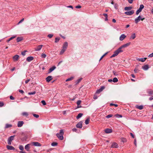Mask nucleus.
Masks as SVG:
<instances>
[{
    "mask_svg": "<svg viewBox=\"0 0 153 153\" xmlns=\"http://www.w3.org/2000/svg\"><path fill=\"white\" fill-rule=\"evenodd\" d=\"M110 106L114 105V106H115L116 107H117L118 106L116 104H113V103H111L110 104Z\"/></svg>",
    "mask_w": 153,
    "mask_h": 153,
    "instance_id": "864d4df0",
    "label": "nucleus"
},
{
    "mask_svg": "<svg viewBox=\"0 0 153 153\" xmlns=\"http://www.w3.org/2000/svg\"><path fill=\"white\" fill-rule=\"evenodd\" d=\"M12 126V125L11 124H6V126L5 127V128H8L10 127H11Z\"/></svg>",
    "mask_w": 153,
    "mask_h": 153,
    "instance_id": "c756f323",
    "label": "nucleus"
},
{
    "mask_svg": "<svg viewBox=\"0 0 153 153\" xmlns=\"http://www.w3.org/2000/svg\"><path fill=\"white\" fill-rule=\"evenodd\" d=\"M46 54H44V53H42L41 55V57L42 58H45L46 57Z\"/></svg>",
    "mask_w": 153,
    "mask_h": 153,
    "instance_id": "ea45409f",
    "label": "nucleus"
},
{
    "mask_svg": "<svg viewBox=\"0 0 153 153\" xmlns=\"http://www.w3.org/2000/svg\"><path fill=\"white\" fill-rule=\"evenodd\" d=\"M105 87L104 86H102L99 89L100 91H102L104 88Z\"/></svg>",
    "mask_w": 153,
    "mask_h": 153,
    "instance_id": "09e8293b",
    "label": "nucleus"
},
{
    "mask_svg": "<svg viewBox=\"0 0 153 153\" xmlns=\"http://www.w3.org/2000/svg\"><path fill=\"white\" fill-rule=\"evenodd\" d=\"M137 108L140 110H142L143 108V106L142 105H141L140 106H137Z\"/></svg>",
    "mask_w": 153,
    "mask_h": 153,
    "instance_id": "4c0bfd02",
    "label": "nucleus"
},
{
    "mask_svg": "<svg viewBox=\"0 0 153 153\" xmlns=\"http://www.w3.org/2000/svg\"><path fill=\"white\" fill-rule=\"evenodd\" d=\"M146 59V58H138L137 59V60L139 61L143 62Z\"/></svg>",
    "mask_w": 153,
    "mask_h": 153,
    "instance_id": "6ab92c4d",
    "label": "nucleus"
},
{
    "mask_svg": "<svg viewBox=\"0 0 153 153\" xmlns=\"http://www.w3.org/2000/svg\"><path fill=\"white\" fill-rule=\"evenodd\" d=\"M42 46V45H39L36 48H35V50L36 51H39L41 49Z\"/></svg>",
    "mask_w": 153,
    "mask_h": 153,
    "instance_id": "1a4fd4ad",
    "label": "nucleus"
},
{
    "mask_svg": "<svg viewBox=\"0 0 153 153\" xmlns=\"http://www.w3.org/2000/svg\"><path fill=\"white\" fill-rule=\"evenodd\" d=\"M33 56H30L28 57L26 59L27 61L30 62L33 60Z\"/></svg>",
    "mask_w": 153,
    "mask_h": 153,
    "instance_id": "2eb2a0df",
    "label": "nucleus"
},
{
    "mask_svg": "<svg viewBox=\"0 0 153 153\" xmlns=\"http://www.w3.org/2000/svg\"><path fill=\"white\" fill-rule=\"evenodd\" d=\"M144 7V5L143 4H141L140 5V8L138 10L141 11H142V10L143 8Z\"/></svg>",
    "mask_w": 153,
    "mask_h": 153,
    "instance_id": "cd10ccee",
    "label": "nucleus"
},
{
    "mask_svg": "<svg viewBox=\"0 0 153 153\" xmlns=\"http://www.w3.org/2000/svg\"><path fill=\"white\" fill-rule=\"evenodd\" d=\"M136 37V36L135 34V33H134L132 34L131 35V36L130 37V39H134Z\"/></svg>",
    "mask_w": 153,
    "mask_h": 153,
    "instance_id": "393cba45",
    "label": "nucleus"
},
{
    "mask_svg": "<svg viewBox=\"0 0 153 153\" xmlns=\"http://www.w3.org/2000/svg\"><path fill=\"white\" fill-rule=\"evenodd\" d=\"M53 36V34H50L48 35V36L49 38H51Z\"/></svg>",
    "mask_w": 153,
    "mask_h": 153,
    "instance_id": "603ef678",
    "label": "nucleus"
},
{
    "mask_svg": "<svg viewBox=\"0 0 153 153\" xmlns=\"http://www.w3.org/2000/svg\"><path fill=\"white\" fill-rule=\"evenodd\" d=\"M68 46V44L67 42H65L64 43L63 46V48L64 49H66L67 48V47Z\"/></svg>",
    "mask_w": 153,
    "mask_h": 153,
    "instance_id": "aec40b11",
    "label": "nucleus"
},
{
    "mask_svg": "<svg viewBox=\"0 0 153 153\" xmlns=\"http://www.w3.org/2000/svg\"><path fill=\"white\" fill-rule=\"evenodd\" d=\"M22 114L23 116H25L26 117H27L28 115V113L27 112H23L22 113Z\"/></svg>",
    "mask_w": 153,
    "mask_h": 153,
    "instance_id": "a878e982",
    "label": "nucleus"
},
{
    "mask_svg": "<svg viewBox=\"0 0 153 153\" xmlns=\"http://www.w3.org/2000/svg\"><path fill=\"white\" fill-rule=\"evenodd\" d=\"M82 78H81L78 79L77 80V83L78 84L82 80Z\"/></svg>",
    "mask_w": 153,
    "mask_h": 153,
    "instance_id": "5fc2aeb1",
    "label": "nucleus"
},
{
    "mask_svg": "<svg viewBox=\"0 0 153 153\" xmlns=\"http://www.w3.org/2000/svg\"><path fill=\"white\" fill-rule=\"evenodd\" d=\"M83 115V114L82 113H79L78 114L77 116L76 117V118L77 119H78L80 117H81Z\"/></svg>",
    "mask_w": 153,
    "mask_h": 153,
    "instance_id": "c85d7f7f",
    "label": "nucleus"
},
{
    "mask_svg": "<svg viewBox=\"0 0 153 153\" xmlns=\"http://www.w3.org/2000/svg\"><path fill=\"white\" fill-rule=\"evenodd\" d=\"M14 136H11L9 137L7 141H10L12 142V141L13 140L14 138Z\"/></svg>",
    "mask_w": 153,
    "mask_h": 153,
    "instance_id": "5701e85b",
    "label": "nucleus"
},
{
    "mask_svg": "<svg viewBox=\"0 0 153 153\" xmlns=\"http://www.w3.org/2000/svg\"><path fill=\"white\" fill-rule=\"evenodd\" d=\"M60 40V38L59 37H56L55 38V42H58Z\"/></svg>",
    "mask_w": 153,
    "mask_h": 153,
    "instance_id": "f704fd0d",
    "label": "nucleus"
},
{
    "mask_svg": "<svg viewBox=\"0 0 153 153\" xmlns=\"http://www.w3.org/2000/svg\"><path fill=\"white\" fill-rule=\"evenodd\" d=\"M105 87L104 86H102L99 89L100 91H102L104 88Z\"/></svg>",
    "mask_w": 153,
    "mask_h": 153,
    "instance_id": "de8ad7c7",
    "label": "nucleus"
},
{
    "mask_svg": "<svg viewBox=\"0 0 153 153\" xmlns=\"http://www.w3.org/2000/svg\"><path fill=\"white\" fill-rule=\"evenodd\" d=\"M118 147V144L116 143H112L111 146V147L113 148H117Z\"/></svg>",
    "mask_w": 153,
    "mask_h": 153,
    "instance_id": "9d476101",
    "label": "nucleus"
},
{
    "mask_svg": "<svg viewBox=\"0 0 153 153\" xmlns=\"http://www.w3.org/2000/svg\"><path fill=\"white\" fill-rule=\"evenodd\" d=\"M142 68L144 70H146L149 69V66L147 65H145L142 66Z\"/></svg>",
    "mask_w": 153,
    "mask_h": 153,
    "instance_id": "f3484780",
    "label": "nucleus"
},
{
    "mask_svg": "<svg viewBox=\"0 0 153 153\" xmlns=\"http://www.w3.org/2000/svg\"><path fill=\"white\" fill-rule=\"evenodd\" d=\"M81 101L80 100H78L76 102L77 104L78 105V107L80 108L81 107V106H79V105L81 103Z\"/></svg>",
    "mask_w": 153,
    "mask_h": 153,
    "instance_id": "7c9ffc66",
    "label": "nucleus"
},
{
    "mask_svg": "<svg viewBox=\"0 0 153 153\" xmlns=\"http://www.w3.org/2000/svg\"><path fill=\"white\" fill-rule=\"evenodd\" d=\"M75 7L76 8H80L81 7L80 5H78V6H76Z\"/></svg>",
    "mask_w": 153,
    "mask_h": 153,
    "instance_id": "69168bd1",
    "label": "nucleus"
},
{
    "mask_svg": "<svg viewBox=\"0 0 153 153\" xmlns=\"http://www.w3.org/2000/svg\"><path fill=\"white\" fill-rule=\"evenodd\" d=\"M82 121H80L76 125V127L77 128H81L82 127Z\"/></svg>",
    "mask_w": 153,
    "mask_h": 153,
    "instance_id": "423d86ee",
    "label": "nucleus"
},
{
    "mask_svg": "<svg viewBox=\"0 0 153 153\" xmlns=\"http://www.w3.org/2000/svg\"><path fill=\"white\" fill-rule=\"evenodd\" d=\"M27 52V51H23L22 52V54L23 56H25V55L26 52Z\"/></svg>",
    "mask_w": 153,
    "mask_h": 153,
    "instance_id": "49530a36",
    "label": "nucleus"
},
{
    "mask_svg": "<svg viewBox=\"0 0 153 153\" xmlns=\"http://www.w3.org/2000/svg\"><path fill=\"white\" fill-rule=\"evenodd\" d=\"M73 79H74V77H70V78H69L67 79L66 80V82H67V81H68L71 80H72Z\"/></svg>",
    "mask_w": 153,
    "mask_h": 153,
    "instance_id": "e433bc0d",
    "label": "nucleus"
},
{
    "mask_svg": "<svg viewBox=\"0 0 153 153\" xmlns=\"http://www.w3.org/2000/svg\"><path fill=\"white\" fill-rule=\"evenodd\" d=\"M41 103L43 105H46V103L45 100H43L41 101Z\"/></svg>",
    "mask_w": 153,
    "mask_h": 153,
    "instance_id": "a18cd8bd",
    "label": "nucleus"
},
{
    "mask_svg": "<svg viewBox=\"0 0 153 153\" xmlns=\"http://www.w3.org/2000/svg\"><path fill=\"white\" fill-rule=\"evenodd\" d=\"M122 141L123 142H125L126 141V139L124 138H122Z\"/></svg>",
    "mask_w": 153,
    "mask_h": 153,
    "instance_id": "052dcab7",
    "label": "nucleus"
},
{
    "mask_svg": "<svg viewBox=\"0 0 153 153\" xmlns=\"http://www.w3.org/2000/svg\"><path fill=\"white\" fill-rule=\"evenodd\" d=\"M126 36L124 34H122L120 37V41L123 40L126 37Z\"/></svg>",
    "mask_w": 153,
    "mask_h": 153,
    "instance_id": "4468645a",
    "label": "nucleus"
},
{
    "mask_svg": "<svg viewBox=\"0 0 153 153\" xmlns=\"http://www.w3.org/2000/svg\"><path fill=\"white\" fill-rule=\"evenodd\" d=\"M16 36H13L12 37H11V38H10L9 40H8L7 41V42H9L10 41V40H11L13 39L14 38H15L16 37Z\"/></svg>",
    "mask_w": 153,
    "mask_h": 153,
    "instance_id": "c9c22d12",
    "label": "nucleus"
},
{
    "mask_svg": "<svg viewBox=\"0 0 153 153\" xmlns=\"http://www.w3.org/2000/svg\"><path fill=\"white\" fill-rule=\"evenodd\" d=\"M4 105V104L3 102H0V107H1L3 106Z\"/></svg>",
    "mask_w": 153,
    "mask_h": 153,
    "instance_id": "6e6d98bb",
    "label": "nucleus"
},
{
    "mask_svg": "<svg viewBox=\"0 0 153 153\" xmlns=\"http://www.w3.org/2000/svg\"><path fill=\"white\" fill-rule=\"evenodd\" d=\"M19 149L21 150H23L24 149V147L22 146H20L19 147Z\"/></svg>",
    "mask_w": 153,
    "mask_h": 153,
    "instance_id": "8fccbe9b",
    "label": "nucleus"
},
{
    "mask_svg": "<svg viewBox=\"0 0 153 153\" xmlns=\"http://www.w3.org/2000/svg\"><path fill=\"white\" fill-rule=\"evenodd\" d=\"M115 116L117 117H118L119 116L120 117H122V116L121 115H119L118 114H117L115 115Z\"/></svg>",
    "mask_w": 153,
    "mask_h": 153,
    "instance_id": "bf43d9fd",
    "label": "nucleus"
},
{
    "mask_svg": "<svg viewBox=\"0 0 153 153\" xmlns=\"http://www.w3.org/2000/svg\"><path fill=\"white\" fill-rule=\"evenodd\" d=\"M113 73L115 76H117L118 75L117 73L115 71H113Z\"/></svg>",
    "mask_w": 153,
    "mask_h": 153,
    "instance_id": "3c124183",
    "label": "nucleus"
},
{
    "mask_svg": "<svg viewBox=\"0 0 153 153\" xmlns=\"http://www.w3.org/2000/svg\"><path fill=\"white\" fill-rule=\"evenodd\" d=\"M65 50H66V49L63 48V49L61 50V51L60 52V54H62L64 53V52L65 51Z\"/></svg>",
    "mask_w": 153,
    "mask_h": 153,
    "instance_id": "58836bf2",
    "label": "nucleus"
},
{
    "mask_svg": "<svg viewBox=\"0 0 153 153\" xmlns=\"http://www.w3.org/2000/svg\"><path fill=\"white\" fill-rule=\"evenodd\" d=\"M22 39H23L22 38L18 37L16 39L17 42H20L22 40Z\"/></svg>",
    "mask_w": 153,
    "mask_h": 153,
    "instance_id": "bb28decb",
    "label": "nucleus"
},
{
    "mask_svg": "<svg viewBox=\"0 0 153 153\" xmlns=\"http://www.w3.org/2000/svg\"><path fill=\"white\" fill-rule=\"evenodd\" d=\"M90 119L89 118L87 119L85 121V123L86 125L88 124L89 123Z\"/></svg>",
    "mask_w": 153,
    "mask_h": 153,
    "instance_id": "2f4dec72",
    "label": "nucleus"
},
{
    "mask_svg": "<svg viewBox=\"0 0 153 153\" xmlns=\"http://www.w3.org/2000/svg\"><path fill=\"white\" fill-rule=\"evenodd\" d=\"M10 99L12 100H13L14 99V98L12 96H10Z\"/></svg>",
    "mask_w": 153,
    "mask_h": 153,
    "instance_id": "338daca9",
    "label": "nucleus"
},
{
    "mask_svg": "<svg viewBox=\"0 0 153 153\" xmlns=\"http://www.w3.org/2000/svg\"><path fill=\"white\" fill-rule=\"evenodd\" d=\"M33 115L34 117L36 118H38L39 117V115H38V114H33Z\"/></svg>",
    "mask_w": 153,
    "mask_h": 153,
    "instance_id": "37998d69",
    "label": "nucleus"
},
{
    "mask_svg": "<svg viewBox=\"0 0 153 153\" xmlns=\"http://www.w3.org/2000/svg\"><path fill=\"white\" fill-rule=\"evenodd\" d=\"M52 79V76H48L46 78V80L48 82H49Z\"/></svg>",
    "mask_w": 153,
    "mask_h": 153,
    "instance_id": "ddd939ff",
    "label": "nucleus"
},
{
    "mask_svg": "<svg viewBox=\"0 0 153 153\" xmlns=\"http://www.w3.org/2000/svg\"><path fill=\"white\" fill-rule=\"evenodd\" d=\"M132 8V7H125L124 10H125L128 11L131 10Z\"/></svg>",
    "mask_w": 153,
    "mask_h": 153,
    "instance_id": "4be33fe9",
    "label": "nucleus"
},
{
    "mask_svg": "<svg viewBox=\"0 0 153 153\" xmlns=\"http://www.w3.org/2000/svg\"><path fill=\"white\" fill-rule=\"evenodd\" d=\"M133 1H134V0H128V2L130 4L132 3Z\"/></svg>",
    "mask_w": 153,
    "mask_h": 153,
    "instance_id": "680f3d73",
    "label": "nucleus"
},
{
    "mask_svg": "<svg viewBox=\"0 0 153 153\" xmlns=\"http://www.w3.org/2000/svg\"><path fill=\"white\" fill-rule=\"evenodd\" d=\"M140 12V11L138 10L136 12V14L138 15Z\"/></svg>",
    "mask_w": 153,
    "mask_h": 153,
    "instance_id": "13d9d810",
    "label": "nucleus"
},
{
    "mask_svg": "<svg viewBox=\"0 0 153 153\" xmlns=\"http://www.w3.org/2000/svg\"><path fill=\"white\" fill-rule=\"evenodd\" d=\"M130 42H128L122 45L119 48H121V50H122V48H125L129 46L130 45Z\"/></svg>",
    "mask_w": 153,
    "mask_h": 153,
    "instance_id": "39448f33",
    "label": "nucleus"
},
{
    "mask_svg": "<svg viewBox=\"0 0 153 153\" xmlns=\"http://www.w3.org/2000/svg\"><path fill=\"white\" fill-rule=\"evenodd\" d=\"M7 149L8 150H14L15 148L12 146H10L9 145H7Z\"/></svg>",
    "mask_w": 153,
    "mask_h": 153,
    "instance_id": "dca6fc26",
    "label": "nucleus"
},
{
    "mask_svg": "<svg viewBox=\"0 0 153 153\" xmlns=\"http://www.w3.org/2000/svg\"><path fill=\"white\" fill-rule=\"evenodd\" d=\"M153 56V54L152 53L149 54L148 56V57H152Z\"/></svg>",
    "mask_w": 153,
    "mask_h": 153,
    "instance_id": "0e129e2a",
    "label": "nucleus"
},
{
    "mask_svg": "<svg viewBox=\"0 0 153 153\" xmlns=\"http://www.w3.org/2000/svg\"><path fill=\"white\" fill-rule=\"evenodd\" d=\"M134 13V11L133 10H131L129 11H126L125 13V14L128 15H131Z\"/></svg>",
    "mask_w": 153,
    "mask_h": 153,
    "instance_id": "20e7f679",
    "label": "nucleus"
},
{
    "mask_svg": "<svg viewBox=\"0 0 153 153\" xmlns=\"http://www.w3.org/2000/svg\"><path fill=\"white\" fill-rule=\"evenodd\" d=\"M72 131H73L76 132L77 131V129L76 128H74L72 129Z\"/></svg>",
    "mask_w": 153,
    "mask_h": 153,
    "instance_id": "774afa93",
    "label": "nucleus"
},
{
    "mask_svg": "<svg viewBox=\"0 0 153 153\" xmlns=\"http://www.w3.org/2000/svg\"><path fill=\"white\" fill-rule=\"evenodd\" d=\"M33 145L35 146H41V144L39 143L36 142H33L32 143Z\"/></svg>",
    "mask_w": 153,
    "mask_h": 153,
    "instance_id": "6e6552de",
    "label": "nucleus"
},
{
    "mask_svg": "<svg viewBox=\"0 0 153 153\" xmlns=\"http://www.w3.org/2000/svg\"><path fill=\"white\" fill-rule=\"evenodd\" d=\"M101 91H100V89L97 90L96 91V94H99Z\"/></svg>",
    "mask_w": 153,
    "mask_h": 153,
    "instance_id": "4d7b16f0",
    "label": "nucleus"
},
{
    "mask_svg": "<svg viewBox=\"0 0 153 153\" xmlns=\"http://www.w3.org/2000/svg\"><path fill=\"white\" fill-rule=\"evenodd\" d=\"M93 98L94 99H96L97 98V96L96 95H95L94 96Z\"/></svg>",
    "mask_w": 153,
    "mask_h": 153,
    "instance_id": "e2e57ef3",
    "label": "nucleus"
},
{
    "mask_svg": "<svg viewBox=\"0 0 153 153\" xmlns=\"http://www.w3.org/2000/svg\"><path fill=\"white\" fill-rule=\"evenodd\" d=\"M64 134L63 131L62 129L60 130L59 133H57L56 134V136L60 140H62L63 139V135Z\"/></svg>",
    "mask_w": 153,
    "mask_h": 153,
    "instance_id": "f257e3e1",
    "label": "nucleus"
},
{
    "mask_svg": "<svg viewBox=\"0 0 153 153\" xmlns=\"http://www.w3.org/2000/svg\"><path fill=\"white\" fill-rule=\"evenodd\" d=\"M105 132L106 133H109L112 132V130L107 128L105 130Z\"/></svg>",
    "mask_w": 153,
    "mask_h": 153,
    "instance_id": "a211bd4d",
    "label": "nucleus"
},
{
    "mask_svg": "<svg viewBox=\"0 0 153 153\" xmlns=\"http://www.w3.org/2000/svg\"><path fill=\"white\" fill-rule=\"evenodd\" d=\"M147 93H148L149 95H153V91L151 89H149L147 91Z\"/></svg>",
    "mask_w": 153,
    "mask_h": 153,
    "instance_id": "f8f14e48",
    "label": "nucleus"
},
{
    "mask_svg": "<svg viewBox=\"0 0 153 153\" xmlns=\"http://www.w3.org/2000/svg\"><path fill=\"white\" fill-rule=\"evenodd\" d=\"M58 144V143L56 142H53L51 144L52 146H56Z\"/></svg>",
    "mask_w": 153,
    "mask_h": 153,
    "instance_id": "473e14b6",
    "label": "nucleus"
},
{
    "mask_svg": "<svg viewBox=\"0 0 153 153\" xmlns=\"http://www.w3.org/2000/svg\"><path fill=\"white\" fill-rule=\"evenodd\" d=\"M56 68V67L55 66H53V67L51 68H50L49 70L48 73H51L52 71L54 70Z\"/></svg>",
    "mask_w": 153,
    "mask_h": 153,
    "instance_id": "412c9836",
    "label": "nucleus"
},
{
    "mask_svg": "<svg viewBox=\"0 0 153 153\" xmlns=\"http://www.w3.org/2000/svg\"><path fill=\"white\" fill-rule=\"evenodd\" d=\"M134 71L135 73H137L138 72V69L137 68V67H136Z\"/></svg>",
    "mask_w": 153,
    "mask_h": 153,
    "instance_id": "79ce46f5",
    "label": "nucleus"
},
{
    "mask_svg": "<svg viewBox=\"0 0 153 153\" xmlns=\"http://www.w3.org/2000/svg\"><path fill=\"white\" fill-rule=\"evenodd\" d=\"M36 91H34L33 92H29L28 94L29 95L34 94L36 93Z\"/></svg>",
    "mask_w": 153,
    "mask_h": 153,
    "instance_id": "c03bdc74",
    "label": "nucleus"
},
{
    "mask_svg": "<svg viewBox=\"0 0 153 153\" xmlns=\"http://www.w3.org/2000/svg\"><path fill=\"white\" fill-rule=\"evenodd\" d=\"M123 51L122 50H121V48H119L117 50L114 52V54L110 57V58H112L113 57L117 56L119 53L122 52Z\"/></svg>",
    "mask_w": 153,
    "mask_h": 153,
    "instance_id": "f03ea898",
    "label": "nucleus"
},
{
    "mask_svg": "<svg viewBox=\"0 0 153 153\" xmlns=\"http://www.w3.org/2000/svg\"><path fill=\"white\" fill-rule=\"evenodd\" d=\"M112 116H113L112 114H109V115H108L106 117L107 118H109L110 117H112Z\"/></svg>",
    "mask_w": 153,
    "mask_h": 153,
    "instance_id": "a19ab883",
    "label": "nucleus"
},
{
    "mask_svg": "<svg viewBox=\"0 0 153 153\" xmlns=\"http://www.w3.org/2000/svg\"><path fill=\"white\" fill-rule=\"evenodd\" d=\"M24 123V122L23 121H18L17 125L19 127H21Z\"/></svg>",
    "mask_w": 153,
    "mask_h": 153,
    "instance_id": "9b49d317",
    "label": "nucleus"
},
{
    "mask_svg": "<svg viewBox=\"0 0 153 153\" xmlns=\"http://www.w3.org/2000/svg\"><path fill=\"white\" fill-rule=\"evenodd\" d=\"M19 56L18 55H16L13 57V59L14 61H17L19 59Z\"/></svg>",
    "mask_w": 153,
    "mask_h": 153,
    "instance_id": "0eeeda50",
    "label": "nucleus"
},
{
    "mask_svg": "<svg viewBox=\"0 0 153 153\" xmlns=\"http://www.w3.org/2000/svg\"><path fill=\"white\" fill-rule=\"evenodd\" d=\"M145 19L144 18H142L140 16H139L137 18L135 19V22L136 23H137L140 20L143 21Z\"/></svg>",
    "mask_w": 153,
    "mask_h": 153,
    "instance_id": "7ed1b4c3",
    "label": "nucleus"
},
{
    "mask_svg": "<svg viewBox=\"0 0 153 153\" xmlns=\"http://www.w3.org/2000/svg\"><path fill=\"white\" fill-rule=\"evenodd\" d=\"M118 81V80L117 78L115 77L113 79V81L114 82H117Z\"/></svg>",
    "mask_w": 153,
    "mask_h": 153,
    "instance_id": "72a5a7b5",
    "label": "nucleus"
},
{
    "mask_svg": "<svg viewBox=\"0 0 153 153\" xmlns=\"http://www.w3.org/2000/svg\"><path fill=\"white\" fill-rule=\"evenodd\" d=\"M29 146V144H27V145H26L25 146V149L28 151H29L30 149Z\"/></svg>",
    "mask_w": 153,
    "mask_h": 153,
    "instance_id": "b1692460",
    "label": "nucleus"
}]
</instances>
